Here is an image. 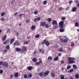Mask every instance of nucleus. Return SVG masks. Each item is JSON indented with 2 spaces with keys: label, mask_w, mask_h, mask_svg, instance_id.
<instances>
[{
  "label": "nucleus",
  "mask_w": 79,
  "mask_h": 79,
  "mask_svg": "<svg viewBox=\"0 0 79 79\" xmlns=\"http://www.w3.org/2000/svg\"><path fill=\"white\" fill-rule=\"evenodd\" d=\"M34 13L35 15H37L38 14V11H35L34 12Z\"/></svg>",
  "instance_id": "nucleus-37"
},
{
  "label": "nucleus",
  "mask_w": 79,
  "mask_h": 79,
  "mask_svg": "<svg viewBox=\"0 0 79 79\" xmlns=\"http://www.w3.org/2000/svg\"><path fill=\"white\" fill-rule=\"evenodd\" d=\"M40 37V35H38L37 34L36 35V36H35V37L36 38H39V37Z\"/></svg>",
  "instance_id": "nucleus-38"
},
{
  "label": "nucleus",
  "mask_w": 79,
  "mask_h": 79,
  "mask_svg": "<svg viewBox=\"0 0 79 79\" xmlns=\"http://www.w3.org/2000/svg\"><path fill=\"white\" fill-rule=\"evenodd\" d=\"M61 19L63 20H65L66 19V17H63L61 18Z\"/></svg>",
  "instance_id": "nucleus-39"
},
{
  "label": "nucleus",
  "mask_w": 79,
  "mask_h": 79,
  "mask_svg": "<svg viewBox=\"0 0 79 79\" xmlns=\"http://www.w3.org/2000/svg\"><path fill=\"white\" fill-rule=\"evenodd\" d=\"M45 27L46 28H48V27H49V25L47 24H46L45 25Z\"/></svg>",
  "instance_id": "nucleus-31"
},
{
  "label": "nucleus",
  "mask_w": 79,
  "mask_h": 79,
  "mask_svg": "<svg viewBox=\"0 0 79 79\" xmlns=\"http://www.w3.org/2000/svg\"><path fill=\"white\" fill-rule=\"evenodd\" d=\"M75 78H76V79H79V75L77 74H75Z\"/></svg>",
  "instance_id": "nucleus-24"
},
{
  "label": "nucleus",
  "mask_w": 79,
  "mask_h": 79,
  "mask_svg": "<svg viewBox=\"0 0 79 79\" xmlns=\"http://www.w3.org/2000/svg\"><path fill=\"white\" fill-rule=\"evenodd\" d=\"M5 15V12H2L1 13V15L2 16H3Z\"/></svg>",
  "instance_id": "nucleus-40"
},
{
  "label": "nucleus",
  "mask_w": 79,
  "mask_h": 79,
  "mask_svg": "<svg viewBox=\"0 0 79 79\" xmlns=\"http://www.w3.org/2000/svg\"><path fill=\"white\" fill-rule=\"evenodd\" d=\"M60 29L59 31L60 32H64V29L63 28H60Z\"/></svg>",
  "instance_id": "nucleus-16"
},
{
  "label": "nucleus",
  "mask_w": 79,
  "mask_h": 79,
  "mask_svg": "<svg viewBox=\"0 0 79 79\" xmlns=\"http://www.w3.org/2000/svg\"><path fill=\"white\" fill-rule=\"evenodd\" d=\"M3 71L2 70H0V74H2V73H3Z\"/></svg>",
  "instance_id": "nucleus-51"
},
{
  "label": "nucleus",
  "mask_w": 79,
  "mask_h": 79,
  "mask_svg": "<svg viewBox=\"0 0 79 79\" xmlns=\"http://www.w3.org/2000/svg\"><path fill=\"white\" fill-rule=\"evenodd\" d=\"M60 77H61L60 79H65L64 75H62L60 76Z\"/></svg>",
  "instance_id": "nucleus-30"
},
{
  "label": "nucleus",
  "mask_w": 79,
  "mask_h": 79,
  "mask_svg": "<svg viewBox=\"0 0 79 79\" xmlns=\"http://www.w3.org/2000/svg\"><path fill=\"white\" fill-rule=\"evenodd\" d=\"M61 55V53H59L58 54V56H60Z\"/></svg>",
  "instance_id": "nucleus-59"
},
{
  "label": "nucleus",
  "mask_w": 79,
  "mask_h": 79,
  "mask_svg": "<svg viewBox=\"0 0 79 79\" xmlns=\"http://www.w3.org/2000/svg\"><path fill=\"white\" fill-rule=\"evenodd\" d=\"M29 44V42H27V41H24V43H23V44L24 45H27V44Z\"/></svg>",
  "instance_id": "nucleus-28"
},
{
  "label": "nucleus",
  "mask_w": 79,
  "mask_h": 79,
  "mask_svg": "<svg viewBox=\"0 0 79 79\" xmlns=\"http://www.w3.org/2000/svg\"><path fill=\"white\" fill-rule=\"evenodd\" d=\"M46 23L45 22H42L40 23V26L42 27L43 26H45Z\"/></svg>",
  "instance_id": "nucleus-8"
},
{
  "label": "nucleus",
  "mask_w": 79,
  "mask_h": 79,
  "mask_svg": "<svg viewBox=\"0 0 79 79\" xmlns=\"http://www.w3.org/2000/svg\"><path fill=\"white\" fill-rule=\"evenodd\" d=\"M71 68V66L70 65H68L67 66V69H69Z\"/></svg>",
  "instance_id": "nucleus-33"
},
{
  "label": "nucleus",
  "mask_w": 79,
  "mask_h": 79,
  "mask_svg": "<svg viewBox=\"0 0 79 79\" xmlns=\"http://www.w3.org/2000/svg\"><path fill=\"white\" fill-rule=\"evenodd\" d=\"M37 21V18H36L34 20V21L35 22H36V21Z\"/></svg>",
  "instance_id": "nucleus-58"
},
{
  "label": "nucleus",
  "mask_w": 79,
  "mask_h": 79,
  "mask_svg": "<svg viewBox=\"0 0 79 79\" xmlns=\"http://www.w3.org/2000/svg\"><path fill=\"white\" fill-rule=\"evenodd\" d=\"M70 79H74V78L73 77H71L70 78Z\"/></svg>",
  "instance_id": "nucleus-64"
},
{
  "label": "nucleus",
  "mask_w": 79,
  "mask_h": 79,
  "mask_svg": "<svg viewBox=\"0 0 79 79\" xmlns=\"http://www.w3.org/2000/svg\"><path fill=\"white\" fill-rule=\"evenodd\" d=\"M51 21H52V19H51V18H48V22H51Z\"/></svg>",
  "instance_id": "nucleus-35"
},
{
  "label": "nucleus",
  "mask_w": 79,
  "mask_h": 79,
  "mask_svg": "<svg viewBox=\"0 0 79 79\" xmlns=\"http://www.w3.org/2000/svg\"><path fill=\"white\" fill-rule=\"evenodd\" d=\"M3 62L2 61H0V65H2V64H3Z\"/></svg>",
  "instance_id": "nucleus-57"
},
{
  "label": "nucleus",
  "mask_w": 79,
  "mask_h": 79,
  "mask_svg": "<svg viewBox=\"0 0 79 79\" xmlns=\"http://www.w3.org/2000/svg\"><path fill=\"white\" fill-rule=\"evenodd\" d=\"M16 45V46H19L20 45V43L19 41H17V40L15 41V43H14V45Z\"/></svg>",
  "instance_id": "nucleus-7"
},
{
  "label": "nucleus",
  "mask_w": 79,
  "mask_h": 79,
  "mask_svg": "<svg viewBox=\"0 0 79 79\" xmlns=\"http://www.w3.org/2000/svg\"><path fill=\"white\" fill-rule=\"evenodd\" d=\"M52 59L53 58L52 56H49L48 58V60L49 61H52Z\"/></svg>",
  "instance_id": "nucleus-14"
},
{
  "label": "nucleus",
  "mask_w": 79,
  "mask_h": 79,
  "mask_svg": "<svg viewBox=\"0 0 79 79\" xmlns=\"http://www.w3.org/2000/svg\"><path fill=\"white\" fill-rule=\"evenodd\" d=\"M22 49L21 48H16V51L17 52H21V51H22Z\"/></svg>",
  "instance_id": "nucleus-11"
},
{
  "label": "nucleus",
  "mask_w": 79,
  "mask_h": 79,
  "mask_svg": "<svg viewBox=\"0 0 79 79\" xmlns=\"http://www.w3.org/2000/svg\"><path fill=\"white\" fill-rule=\"evenodd\" d=\"M35 64L36 65H39V64L40 65V64L39 62H35Z\"/></svg>",
  "instance_id": "nucleus-50"
},
{
  "label": "nucleus",
  "mask_w": 79,
  "mask_h": 79,
  "mask_svg": "<svg viewBox=\"0 0 79 79\" xmlns=\"http://www.w3.org/2000/svg\"><path fill=\"white\" fill-rule=\"evenodd\" d=\"M6 35H5L4 37L2 38V41H5V40H6Z\"/></svg>",
  "instance_id": "nucleus-18"
},
{
  "label": "nucleus",
  "mask_w": 79,
  "mask_h": 79,
  "mask_svg": "<svg viewBox=\"0 0 79 79\" xmlns=\"http://www.w3.org/2000/svg\"><path fill=\"white\" fill-rule=\"evenodd\" d=\"M32 61L33 62H36L37 61V59L35 58H34L32 59Z\"/></svg>",
  "instance_id": "nucleus-32"
},
{
  "label": "nucleus",
  "mask_w": 79,
  "mask_h": 79,
  "mask_svg": "<svg viewBox=\"0 0 79 79\" xmlns=\"http://www.w3.org/2000/svg\"><path fill=\"white\" fill-rule=\"evenodd\" d=\"M52 24L53 25H56L57 26V22L55 20H53L52 22Z\"/></svg>",
  "instance_id": "nucleus-10"
},
{
  "label": "nucleus",
  "mask_w": 79,
  "mask_h": 79,
  "mask_svg": "<svg viewBox=\"0 0 79 79\" xmlns=\"http://www.w3.org/2000/svg\"><path fill=\"white\" fill-rule=\"evenodd\" d=\"M27 76L28 79H30V78H31V77H32V73H30Z\"/></svg>",
  "instance_id": "nucleus-12"
},
{
  "label": "nucleus",
  "mask_w": 79,
  "mask_h": 79,
  "mask_svg": "<svg viewBox=\"0 0 79 79\" xmlns=\"http://www.w3.org/2000/svg\"><path fill=\"white\" fill-rule=\"evenodd\" d=\"M75 60V58H72L69 57L67 59V61H69V62L70 64L72 63H74L75 61H74V60Z\"/></svg>",
  "instance_id": "nucleus-1"
},
{
  "label": "nucleus",
  "mask_w": 79,
  "mask_h": 79,
  "mask_svg": "<svg viewBox=\"0 0 79 79\" xmlns=\"http://www.w3.org/2000/svg\"><path fill=\"white\" fill-rule=\"evenodd\" d=\"M46 44V46H48L50 45V43L49 42H48V41L46 40H43V42H41V44L42 45H44V44Z\"/></svg>",
  "instance_id": "nucleus-2"
},
{
  "label": "nucleus",
  "mask_w": 79,
  "mask_h": 79,
  "mask_svg": "<svg viewBox=\"0 0 79 79\" xmlns=\"http://www.w3.org/2000/svg\"><path fill=\"white\" fill-rule=\"evenodd\" d=\"M27 75L26 74H25L24 75V78H25V79H27Z\"/></svg>",
  "instance_id": "nucleus-42"
},
{
  "label": "nucleus",
  "mask_w": 79,
  "mask_h": 79,
  "mask_svg": "<svg viewBox=\"0 0 79 79\" xmlns=\"http://www.w3.org/2000/svg\"><path fill=\"white\" fill-rule=\"evenodd\" d=\"M6 49L9 50L10 49V45H7L6 46Z\"/></svg>",
  "instance_id": "nucleus-26"
},
{
  "label": "nucleus",
  "mask_w": 79,
  "mask_h": 79,
  "mask_svg": "<svg viewBox=\"0 0 79 79\" xmlns=\"http://www.w3.org/2000/svg\"><path fill=\"white\" fill-rule=\"evenodd\" d=\"M47 3V1L45 0L43 2L44 5H46Z\"/></svg>",
  "instance_id": "nucleus-36"
},
{
  "label": "nucleus",
  "mask_w": 79,
  "mask_h": 79,
  "mask_svg": "<svg viewBox=\"0 0 79 79\" xmlns=\"http://www.w3.org/2000/svg\"><path fill=\"white\" fill-rule=\"evenodd\" d=\"M51 74L52 77H55V73L53 72H51Z\"/></svg>",
  "instance_id": "nucleus-17"
},
{
  "label": "nucleus",
  "mask_w": 79,
  "mask_h": 79,
  "mask_svg": "<svg viewBox=\"0 0 79 79\" xmlns=\"http://www.w3.org/2000/svg\"><path fill=\"white\" fill-rule=\"evenodd\" d=\"M58 51L61 52H62V51H63V49H62V48H60V49H59Z\"/></svg>",
  "instance_id": "nucleus-46"
},
{
  "label": "nucleus",
  "mask_w": 79,
  "mask_h": 79,
  "mask_svg": "<svg viewBox=\"0 0 79 79\" xmlns=\"http://www.w3.org/2000/svg\"><path fill=\"white\" fill-rule=\"evenodd\" d=\"M29 21H30L29 20L27 19L26 21V23H29Z\"/></svg>",
  "instance_id": "nucleus-49"
},
{
  "label": "nucleus",
  "mask_w": 79,
  "mask_h": 79,
  "mask_svg": "<svg viewBox=\"0 0 79 79\" xmlns=\"http://www.w3.org/2000/svg\"><path fill=\"white\" fill-rule=\"evenodd\" d=\"M14 76L15 77H18V73H15Z\"/></svg>",
  "instance_id": "nucleus-22"
},
{
  "label": "nucleus",
  "mask_w": 79,
  "mask_h": 79,
  "mask_svg": "<svg viewBox=\"0 0 79 79\" xmlns=\"http://www.w3.org/2000/svg\"><path fill=\"white\" fill-rule=\"evenodd\" d=\"M39 63H40V64L41 63H42V60H40V61H39Z\"/></svg>",
  "instance_id": "nucleus-62"
},
{
  "label": "nucleus",
  "mask_w": 79,
  "mask_h": 79,
  "mask_svg": "<svg viewBox=\"0 0 79 79\" xmlns=\"http://www.w3.org/2000/svg\"><path fill=\"white\" fill-rule=\"evenodd\" d=\"M59 58L57 56L54 59V61H57L58 60Z\"/></svg>",
  "instance_id": "nucleus-29"
},
{
  "label": "nucleus",
  "mask_w": 79,
  "mask_h": 79,
  "mask_svg": "<svg viewBox=\"0 0 79 79\" xmlns=\"http://www.w3.org/2000/svg\"><path fill=\"white\" fill-rule=\"evenodd\" d=\"M60 42H64V40H63L62 38H60Z\"/></svg>",
  "instance_id": "nucleus-43"
},
{
  "label": "nucleus",
  "mask_w": 79,
  "mask_h": 79,
  "mask_svg": "<svg viewBox=\"0 0 79 79\" xmlns=\"http://www.w3.org/2000/svg\"><path fill=\"white\" fill-rule=\"evenodd\" d=\"M60 29L64 28V22L63 21H61L59 23Z\"/></svg>",
  "instance_id": "nucleus-3"
},
{
  "label": "nucleus",
  "mask_w": 79,
  "mask_h": 79,
  "mask_svg": "<svg viewBox=\"0 0 79 79\" xmlns=\"http://www.w3.org/2000/svg\"><path fill=\"white\" fill-rule=\"evenodd\" d=\"M3 66L6 68H8V63L7 62H4L3 63Z\"/></svg>",
  "instance_id": "nucleus-4"
},
{
  "label": "nucleus",
  "mask_w": 79,
  "mask_h": 79,
  "mask_svg": "<svg viewBox=\"0 0 79 79\" xmlns=\"http://www.w3.org/2000/svg\"><path fill=\"white\" fill-rule=\"evenodd\" d=\"M40 52H41V53H44V50L40 49L39 50Z\"/></svg>",
  "instance_id": "nucleus-19"
},
{
  "label": "nucleus",
  "mask_w": 79,
  "mask_h": 79,
  "mask_svg": "<svg viewBox=\"0 0 79 79\" xmlns=\"http://www.w3.org/2000/svg\"><path fill=\"white\" fill-rule=\"evenodd\" d=\"M6 41L7 43L8 44L10 42V40H9V39H8Z\"/></svg>",
  "instance_id": "nucleus-44"
},
{
  "label": "nucleus",
  "mask_w": 79,
  "mask_h": 79,
  "mask_svg": "<svg viewBox=\"0 0 79 79\" xmlns=\"http://www.w3.org/2000/svg\"><path fill=\"white\" fill-rule=\"evenodd\" d=\"M36 19H37V20H38V21H39L40 20V17H38L36 18Z\"/></svg>",
  "instance_id": "nucleus-41"
},
{
  "label": "nucleus",
  "mask_w": 79,
  "mask_h": 79,
  "mask_svg": "<svg viewBox=\"0 0 79 79\" xmlns=\"http://www.w3.org/2000/svg\"><path fill=\"white\" fill-rule=\"evenodd\" d=\"M58 10L59 11H61L62 10H63V8L62 7H60L59 8Z\"/></svg>",
  "instance_id": "nucleus-47"
},
{
  "label": "nucleus",
  "mask_w": 79,
  "mask_h": 79,
  "mask_svg": "<svg viewBox=\"0 0 79 79\" xmlns=\"http://www.w3.org/2000/svg\"><path fill=\"white\" fill-rule=\"evenodd\" d=\"M68 40L67 38H65L64 40V43H66V42H68Z\"/></svg>",
  "instance_id": "nucleus-23"
},
{
  "label": "nucleus",
  "mask_w": 79,
  "mask_h": 79,
  "mask_svg": "<svg viewBox=\"0 0 79 79\" xmlns=\"http://www.w3.org/2000/svg\"><path fill=\"white\" fill-rule=\"evenodd\" d=\"M79 23L77 22H76L75 23V26L76 27H78L79 26Z\"/></svg>",
  "instance_id": "nucleus-21"
},
{
  "label": "nucleus",
  "mask_w": 79,
  "mask_h": 79,
  "mask_svg": "<svg viewBox=\"0 0 79 79\" xmlns=\"http://www.w3.org/2000/svg\"><path fill=\"white\" fill-rule=\"evenodd\" d=\"M13 75H11L10 76V78H13Z\"/></svg>",
  "instance_id": "nucleus-61"
},
{
  "label": "nucleus",
  "mask_w": 79,
  "mask_h": 79,
  "mask_svg": "<svg viewBox=\"0 0 79 79\" xmlns=\"http://www.w3.org/2000/svg\"><path fill=\"white\" fill-rule=\"evenodd\" d=\"M8 44L7 43H6V42L5 41L3 43V44H4V45H6V44Z\"/></svg>",
  "instance_id": "nucleus-54"
},
{
  "label": "nucleus",
  "mask_w": 79,
  "mask_h": 79,
  "mask_svg": "<svg viewBox=\"0 0 79 79\" xmlns=\"http://www.w3.org/2000/svg\"><path fill=\"white\" fill-rule=\"evenodd\" d=\"M27 69L29 71H31L32 69V67L30 66L27 67Z\"/></svg>",
  "instance_id": "nucleus-13"
},
{
  "label": "nucleus",
  "mask_w": 79,
  "mask_h": 79,
  "mask_svg": "<svg viewBox=\"0 0 79 79\" xmlns=\"http://www.w3.org/2000/svg\"><path fill=\"white\" fill-rule=\"evenodd\" d=\"M75 2L76 3V4H77V3H78L79 2V1H78L77 0H76V1Z\"/></svg>",
  "instance_id": "nucleus-55"
},
{
  "label": "nucleus",
  "mask_w": 79,
  "mask_h": 79,
  "mask_svg": "<svg viewBox=\"0 0 79 79\" xmlns=\"http://www.w3.org/2000/svg\"><path fill=\"white\" fill-rule=\"evenodd\" d=\"M21 48L22 51L23 52H26V50H27V48H26V47L24 46H23Z\"/></svg>",
  "instance_id": "nucleus-6"
},
{
  "label": "nucleus",
  "mask_w": 79,
  "mask_h": 79,
  "mask_svg": "<svg viewBox=\"0 0 79 79\" xmlns=\"http://www.w3.org/2000/svg\"><path fill=\"white\" fill-rule=\"evenodd\" d=\"M74 71V69H71L70 70L68 71L69 73H73Z\"/></svg>",
  "instance_id": "nucleus-27"
},
{
  "label": "nucleus",
  "mask_w": 79,
  "mask_h": 79,
  "mask_svg": "<svg viewBox=\"0 0 79 79\" xmlns=\"http://www.w3.org/2000/svg\"><path fill=\"white\" fill-rule=\"evenodd\" d=\"M8 50H4V53H6V52H7Z\"/></svg>",
  "instance_id": "nucleus-60"
},
{
  "label": "nucleus",
  "mask_w": 79,
  "mask_h": 79,
  "mask_svg": "<svg viewBox=\"0 0 79 79\" xmlns=\"http://www.w3.org/2000/svg\"><path fill=\"white\" fill-rule=\"evenodd\" d=\"M56 27H57V26L56 25L55 26L53 27V29H56Z\"/></svg>",
  "instance_id": "nucleus-48"
},
{
  "label": "nucleus",
  "mask_w": 79,
  "mask_h": 79,
  "mask_svg": "<svg viewBox=\"0 0 79 79\" xmlns=\"http://www.w3.org/2000/svg\"><path fill=\"white\" fill-rule=\"evenodd\" d=\"M74 44L72 43L71 44V47H73L74 46Z\"/></svg>",
  "instance_id": "nucleus-56"
},
{
  "label": "nucleus",
  "mask_w": 79,
  "mask_h": 79,
  "mask_svg": "<svg viewBox=\"0 0 79 79\" xmlns=\"http://www.w3.org/2000/svg\"><path fill=\"white\" fill-rule=\"evenodd\" d=\"M38 75L40 77H45L44 76V72L39 73H38Z\"/></svg>",
  "instance_id": "nucleus-5"
},
{
  "label": "nucleus",
  "mask_w": 79,
  "mask_h": 79,
  "mask_svg": "<svg viewBox=\"0 0 79 79\" xmlns=\"http://www.w3.org/2000/svg\"><path fill=\"white\" fill-rule=\"evenodd\" d=\"M35 29V26L34 25L32 26L31 27V30H34V29Z\"/></svg>",
  "instance_id": "nucleus-25"
},
{
  "label": "nucleus",
  "mask_w": 79,
  "mask_h": 79,
  "mask_svg": "<svg viewBox=\"0 0 79 79\" xmlns=\"http://www.w3.org/2000/svg\"><path fill=\"white\" fill-rule=\"evenodd\" d=\"M5 19H3V18H1L0 19V20H1V21H5Z\"/></svg>",
  "instance_id": "nucleus-45"
},
{
  "label": "nucleus",
  "mask_w": 79,
  "mask_h": 79,
  "mask_svg": "<svg viewBox=\"0 0 79 79\" xmlns=\"http://www.w3.org/2000/svg\"><path fill=\"white\" fill-rule=\"evenodd\" d=\"M73 67L75 69H77V66L75 65H73Z\"/></svg>",
  "instance_id": "nucleus-34"
},
{
  "label": "nucleus",
  "mask_w": 79,
  "mask_h": 79,
  "mask_svg": "<svg viewBox=\"0 0 79 79\" xmlns=\"http://www.w3.org/2000/svg\"><path fill=\"white\" fill-rule=\"evenodd\" d=\"M24 14H20L19 15V16L20 17H21V16H23V15Z\"/></svg>",
  "instance_id": "nucleus-53"
},
{
  "label": "nucleus",
  "mask_w": 79,
  "mask_h": 79,
  "mask_svg": "<svg viewBox=\"0 0 79 79\" xmlns=\"http://www.w3.org/2000/svg\"><path fill=\"white\" fill-rule=\"evenodd\" d=\"M10 31V29H8L7 30V32H9Z\"/></svg>",
  "instance_id": "nucleus-63"
},
{
  "label": "nucleus",
  "mask_w": 79,
  "mask_h": 79,
  "mask_svg": "<svg viewBox=\"0 0 79 79\" xmlns=\"http://www.w3.org/2000/svg\"><path fill=\"white\" fill-rule=\"evenodd\" d=\"M48 74H49V71H46L44 73V77H46L48 75Z\"/></svg>",
  "instance_id": "nucleus-9"
},
{
  "label": "nucleus",
  "mask_w": 79,
  "mask_h": 79,
  "mask_svg": "<svg viewBox=\"0 0 79 79\" xmlns=\"http://www.w3.org/2000/svg\"><path fill=\"white\" fill-rule=\"evenodd\" d=\"M72 3H73V1H70L69 2V3L70 5V4H71Z\"/></svg>",
  "instance_id": "nucleus-52"
},
{
  "label": "nucleus",
  "mask_w": 79,
  "mask_h": 79,
  "mask_svg": "<svg viewBox=\"0 0 79 79\" xmlns=\"http://www.w3.org/2000/svg\"><path fill=\"white\" fill-rule=\"evenodd\" d=\"M77 10V8L76 7H74L72 9V11L73 12H75Z\"/></svg>",
  "instance_id": "nucleus-15"
},
{
  "label": "nucleus",
  "mask_w": 79,
  "mask_h": 79,
  "mask_svg": "<svg viewBox=\"0 0 79 79\" xmlns=\"http://www.w3.org/2000/svg\"><path fill=\"white\" fill-rule=\"evenodd\" d=\"M13 41H14V38H12L10 41V44H12L13 42Z\"/></svg>",
  "instance_id": "nucleus-20"
}]
</instances>
